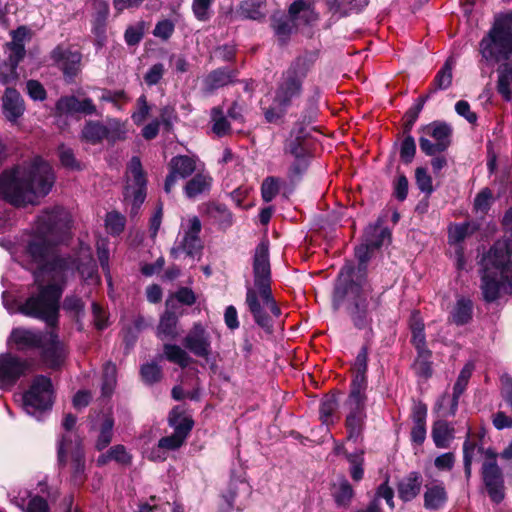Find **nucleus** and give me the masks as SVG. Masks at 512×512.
Here are the masks:
<instances>
[{"instance_id":"6","label":"nucleus","mask_w":512,"mask_h":512,"mask_svg":"<svg viewBox=\"0 0 512 512\" xmlns=\"http://www.w3.org/2000/svg\"><path fill=\"white\" fill-rule=\"evenodd\" d=\"M309 68V61L305 57H299L282 74L274 91L272 105L264 111L267 122L280 120L299 99Z\"/></svg>"},{"instance_id":"15","label":"nucleus","mask_w":512,"mask_h":512,"mask_svg":"<svg viewBox=\"0 0 512 512\" xmlns=\"http://www.w3.org/2000/svg\"><path fill=\"white\" fill-rule=\"evenodd\" d=\"M307 135L308 133L302 127L298 130L294 129L285 145V152L294 157V162L289 169V177L291 179L300 176L309 165Z\"/></svg>"},{"instance_id":"22","label":"nucleus","mask_w":512,"mask_h":512,"mask_svg":"<svg viewBox=\"0 0 512 512\" xmlns=\"http://www.w3.org/2000/svg\"><path fill=\"white\" fill-rule=\"evenodd\" d=\"M52 59L60 66L64 74L72 77L78 70V65L81 61V55L78 52H73L62 47H56L52 51Z\"/></svg>"},{"instance_id":"50","label":"nucleus","mask_w":512,"mask_h":512,"mask_svg":"<svg viewBox=\"0 0 512 512\" xmlns=\"http://www.w3.org/2000/svg\"><path fill=\"white\" fill-rule=\"evenodd\" d=\"M211 120L213 122L212 130L216 135L223 136L229 131L230 125L220 108L212 109Z\"/></svg>"},{"instance_id":"48","label":"nucleus","mask_w":512,"mask_h":512,"mask_svg":"<svg viewBox=\"0 0 512 512\" xmlns=\"http://www.w3.org/2000/svg\"><path fill=\"white\" fill-rule=\"evenodd\" d=\"M62 307L67 313L80 317L84 315L85 302L76 294H69L65 297Z\"/></svg>"},{"instance_id":"63","label":"nucleus","mask_w":512,"mask_h":512,"mask_svg":"<svg viewBox=\"0 0 512 512\" xmlns=\"http://www.w3.org/2000/svg\"><path fill=\"white\" fill-rule=\"evenodd\" d=\"M28 95L35 101H43L46 98L44 87L36 80H29L26 84Z\"/></svg>"},{"instance_id":"61","label":"nucleus","mask_w":512,"mask_h":512,"mask_svg":"<svg viewBox=\"0 0 512 512\" xmlns=\"http://www.w3.org/2000/svg\"><path fill=\"white\" fill-rule=\"evenodd\" d=\"M165 72L162 63L152 65L144 75V81L148 86H153L159 83Z\"/></svg>"},{"instance_id":"20","label":"nucleus","mask_w":512,"mask_h":512,"mask_svg":"<svg viewBox=\"0 0 512 512\" xmlns=\"http://www.w3.org/2000/svg\"><path fill=\"white\" fill-rule=\"evenodd\" d=\"M25 112V104L20 93L13 88H6L2 96V113L7 121L16 123Z\"/></svg>"},{"instance_id":"7","label":"nucleus","mask_w":512,"mask_h":512,"mask_svg":"<svg viewBox=\"0 0 512 512\" xmlns=\"http://www.w3.org/2000/svg\"><path fill=\"white\" fill-rule=\"evenodd\" d=\"M8 344L14 345L19 351L39 349L44 362L51 368L60 367L66 358L65 346L53 330L40 332L15 328L9 336Z\"/></svg>"},{"instance_id":"17","label":"nucleus","mask_w":512,"mask_h":512,"mask_svg":"<svg viewBox=\"0 0 512 512\" xmlns=\"http://www.w3.org/2000/svg\"><path fill=\"white\" fill-rule=\"evenodd\" d=\"M184 347L192 354L208 358L211 353V337L201 323H195L183 339Z\"/></svg>"},{"instance_id":"33","label":"nucleus","mask_w":512,"mask_h":512,"mask_svg":"<svg viewBox=\"0 0 512 512\" xmlns=\"http://www.w3.org/2000/svg\"><path fill=\"white\" fill-rule=\"evenodd\" d=\"M30 494L27 491L21 492L18 496L15 497V504L24 512H49L48 504L46 500L41 497L35 496L29 499L27 502V498Z\"/></svg>"},{"instance_id":"32","label":"nucleus","mask_w":512,"mask_h":512,"mask_svg":"<svg viewBox=\"0 0 512 512\" xmlns=\"http://www.w3.org/2000/svg\"><path fill=\"white\" fill-rule=\"evenodd\" d=\"M211 186V178L205 174H196L192 177L184 187V193L187 198L194 199L197 196L209 191Z\"/></svg>"},{"instance_id":"11","label":"nucleus","mask_w":512,"mask_h":512,"mask_svg":"<svg viewBox=\"0 0 512 512\" xmlns=\"http://www.w3.org/2000/svg\"><path fill=\"white\" fill-rule=\"evenodd\" d=\"M12 41L6 44L8 61L0 64V83L12 84L17 81V66L25 55V41L29 37V30L21 26L11 32Z\"/></svg>"},{"instance_id":"29","label":"nucleus","mask_w":512,"mask_h":512,"mask_svg":"<svg viewBox=\"0 0 512 512\" xmlns=\"http://www.w3.org/2000/svg\"><path fill=\"white\" fill-rule=\"evenodd\" d=\"M497 91L505 101L512 100V63H504L498 68Z\"/></svg>"},{"instance_id":"56","label":"nucleus","mask_w":512,"mask_h":512,"mask_svg":"<svg viewBox=\"0 0 512 512\" xmlns=\"http://www.w3.org/2000/svg\"><path fill=\"white\" fill-rule=\"evenodd\" d=\"M353 496V489L347 480H342L334 491L335 501L338 505H346Z\"/></svg>"},{"instance_id":"24","label":"nucleus","mask_w":512,"mask_h":512,"mask_svg":"<svg viewBox=\"0 0 512 512\" xmlns=\"http://www.w3.org/2000/svg\"><path fill=\"white\" fill-rule=\"evenodd\" d=\"M421 486V475L417 472H411L398 483L399 498L404 502L413 500L420 493Z\"/></svg>"},{"instance_id":"31","label":"nucleus","mask_w":512,"mask_h":512,"mask_svg":"<svg viewBox=\"0 0 512 512\" xmlns=\"http://www.w3.org/2000/svg\"><path fill=\"white\" fill-rule=\"evenodd\" d=\"M423 131L435 140L440 149L446 150L449 147L451 129L447 124L434 122L426 126Z\"/></svg>"},{"instance_id":"23","label":"nucleus","mask_w":512,"mask_h":512,"mask_svg":"<svg viewBox=\"0 0 512 512\" xmlns=\"http://www.w3.org/2000/svg\"><path fill=\"white\" fill-rule=\"evenodd\" d=\"M174 299L166 301V311L160 318L157 327V335L160 339H175L178 336L177 323L178 316L170 308L173 306Z\"/></svg>"},{"instance_id":"52","label":"nucleus","mask_w":512,"mask_h":512,"mask_svg":"<svg viewBox=\"0 0 512 512\" xmlns=\"http://www.w3.org/2000/svg\"><path fill=\"white\" fill-rule=\"evenodd\" d=\"M280 191V180L276 177H267L261 186V195L265 202H271Z\"/></svg>"},{"instance_id":"10","label":"nucleus","mask_w":512,"mask_h":512,"mask_svg":"<svg viewBox=\"0 0 512 512\" xmlns=\"http://www.w3.org/2000/svg\"><path fill=\"white\" fill-rule=\"evenodd\" d=\"M58 464L61 468L68 466L71 481L80 485L86 478L85 454L80 439L73 440L71 435L62 436L57 443Z\"/></svg>"},{"instance_id":"1","label":"nucleus","mask_w":512,"mask_h":512,"mask_svg":"<svg viewBox=\"0 0 512 512\" xmlns=\"http://www.w3.org/2000/svg\"><path fill=\"white\" fill-rule=\"evenodd\" d=\"M71 214L63 207L44 210L37 218L33 233L25 246V254L37 268L33 273L34 284L25 302L19 303L8 292L2 293V302L10 314L41 319L49 327L58 322L59 301L67 281L77 270L84 282L98 284L100 277L91 254L81 260L62 256L56 246L70 236Z\"/></svg>"},{"instance_id":"26","label":"nucleus","mask_w":512,"mask_h":512,"mask_svg":"<svg viewBox=\"0 0 512 512\" xmlns=\"http://www.w3.org/2000/svg\"><path fill=\"white\" fill-rule=\"evenodd\" d=\"M473 315V303L469 298L459 297L453 306L449 319L452 323L462 326L467 324Z\"/></svg>"},{"instance_id":"59","label":"nucleus","mask_w":512,"mask_h":512,"mask_svg":"<svg viewBox=\"0 0 512 512\" xmlns=\"http://www.w3.org/2000/svg\"><path fill=\"white\" fill-rule=\"evenodd\" d=\"M141 376L144 382L152 384L160 379L161 368L156 363H146L141 367Z\"/></svg>"},{"instance_id":"41","label":"nucleus","mask_w":512,"mask_h":512,"mask_svg":"<svg viewBox=\"0 0 512 512\" xmlns=\"http://www.w3.org/2000/svg\"><path fill=\"white\" fill-rule=\"evenodd\" d=\"M116 366L107 362L103 367L101 391L104 397H110L116 386Z\"/></svg>"},{"instance_id":"5","label":"nucleus","mask_w":512,"mask_h":512,"mask_svg":"<svg viewBox=\"0 0 512 512\" xmlns=\"http://www.w3.org/2000/svg\"><path fill=\"white\" fill-rule=\"evenodd\" d=\"M481 290L486 302L512 293V243L496 242L483 258Z\"/></svg>"},{"instance_id":"30","label":"nucleus","mask_w":512,"mask_h":512,"mask_svg":"<svg viewBox=\"0 0 512 512\" xmlns=\"http://www.w3.org/2000/svg\"><path fill=\"white\" fill-rule=\"evenodd\" d=\"M264 6L265 3L262 1L245 0L239 4L236 10V14L242 19H251L259 21L264 19L266 16Z\"/></svg>"},{"instance_id":"40","label":"nucleus","mask_w":512,"mask_h":512,"mask_svg":"<svg viewBox=\"0 0 512 512\" xmlns=\"http://www.w3.org/2000/svg\"><path fill=\"white\" fill-rule=\"evenodd\" d=\"M114 420L110 415H106L101 423L100 432L96 440L95 447L101 451L105 449L112 441Z\"/></svg>"},{"instance_id":"35","label":"nucleus","mask_w":512,"mask_h":512,"mask_svg":"<svg viewBox=\"0 0 512 512\" xmlns=\"http://www.w3.org/2000/svg\"><path fill=\"white\" fill-rule=\"evenodd\" d=\"M106 132L104 123L88 121L82 130V137L91 144H97L103 139H106Z\"/></svg>"},{"instance_id":"51","label":"nucleus","mask_w":512,"mask_h":512,"mask_svg":"<svg viewBox=\"0 0 512 512\" xmlns=\"http://www.w3.org/2000/svg\"><path fill=\"white\" fill-rule=\"evenodd\" d=\"M416 184L419 190L426 195H431L434 191L432 177L426 168L418 167L415 170Z\"/></svg>"},{"instance_id":"47","label":"nucleus","mask_w":512,"mask_h":512,"mask_svg":"<svg viewBox=\"0 0 512 512\" xmlns=\"http://www.w3.org/2000/svg\"><path fill=\"white\" fill-rule=\"evenodd\" d=\"M210 216L222 227L227 228L232 225V213L222 204H215L209 209Z\"/></svg>"},{"instance_id":"3","label":"nucleus","mask_w":512,"mask_h":512,"mask_svg":"<svg viewBox=\"0 0 512 512\" xmlns=\"http://www.w3.org/2000/svg\"><path fill=\"white\" fill-rule=\"evenodd\" d=\"M367 241L355 248V256L358 260V267L345 265L338 276L334 290V304L341 305L344 301L348 303V310L354 325L365 328L371 322L370 312L374 310L379 302L372 294V287L367 280V263L371 258L373 250Z\"/></svg>"},{"instance_id":"21","label":"nucleus","mask_w":512,"mask_h":512,"mask_svg":"<svg viewBox=\"0 0 512 512\" xmlns=\"http://www.w3.org/2000/svg\"><path fill=\"white\" fill-rule=\"evenodd\" d=\"M56 111L59 114L84 113L92 115L96 112V107L90 98L79 100L75 96L61 97L56 103Z\"/></svg>"},{"instance_id":"43","label":"nucleus","mask_w":512,"mask_h":512,"mask_svg":"<svg viewBox=\"0 0 512 512\" xmlns=\"http://www.w3.org/2000/svg\"><path fill=\"white\" fill-rule=\"evenodd\" d=\"M169 423L171 426L174 427V433L181 437L183 441H185L193 427V422L191 419L186 417L180 419L178 416H176L175 410H173L170 414Z\"/></svg>"},{"instance_id":"45","label":"nucleus","mask_w":512,"mask_h":512,"mask_svg":"<svg viewBox=\"0 0 512 512\" xmlns=\"http://www.w3.org/2000/svg\"><path fill=\"white\" fill-rule=\"evenodd\" d=\"M272 27L274 29L275 35L282 43H284L291 34L293 24L292 21L286 16H281L279 18L273 16Z\"/></svg>"},{"instance_id":"46","label":"nucleus","mask_w":512,"mask_h":512,"mask_svg":"<svg viewBox=\"0 0 512 512\" xmlns=\"http://www.w3.org/2000/svg\"><path fill=\"white\" fill-rule=\"evenodd\" d=\"M126 224L125 217L119 212L112 211L107 213L105 218V227L111 235H119L123 232Z\"/></svg>"},{"instance_id":"36","label":"nucleus","mask_w":512,"mask_h":512,"mask_svg":"<svg viewBox=\"0 0 512 512\" xmlns=\"http://www.w3.org/2000/svg\"><path fill=\"white\" fill-rule=\"evenodd\" d=\"M390 239V231L381 227L379 224L369 225L365 230V241L371 244L373 248L381 247L385 240Z\"/></svg>"},{"instance_id":"19","label":"nucleus","mask_w":512,"mask_h":512,"mask_svg":"<svg viewBox=\"0 0 512 512\" xmlns=\"http://www.w3.org/2000/svg\"><path fill=\"white\" fill-rule=\"evenodd\" d=\"M195 162L188 156H176L170 161V172L166 177L164 190L169 194L178 179L187 178L195 171Z\"/></svg>"},{"instance_id":"53","label":"nucleus","mask_w":512,"mask_h":512,"mask_svg":"<svg viewBox=\"0 0 512 512\" xmlns=\"http://www.w3.org/2000/svg\"><path fill=\"white\" fill-rule=\"evenodd\" d=\"M337 409V401L334 397H327L322 400L319 414L322 422L326 425L333 423V415Z\"/></svg>"},{"instance_id":"62","label":"nucleus","mask_w":512,"mask_h":512,"mask_svg":"<svg viewBox=\"0 0 512 512\" xmlns=\"http://www.w3.org/2000/svg\"><path fill=\"white\" fill-rule=\"evenodd\" d=\"M109 450L112 460L116 461L117 463L122 465H128L131 463L132 457L123 445H115Z\"/></svg>"},{"instance_id":"44","label":"nucleus","mask_w":512,"mask_h":512,"mask_svg":"<svg viewBox=\"0 0 512 512\" xmlns=\"http://www.w3.org/2000/svg\"><path fill=\"white\" fill-rule=\"evenodd\" d=\"M347 460L350 464V475L354 481H360L364 475V457L363 451L358 450L354 453L347 454Z\"/></svg>"},{"instance_id":"39","label":"nucleus","mask_w":512,"mask_h":512,"mask_svg":"<svg viewBox=\"0 0 512 512\" xmlns=\"http://www.w3.org/2000/svg\"><path fill=\"white\" fill-rule=\"evenodd\" d=\"M477 229L478 226L473 222L454 224L449 227V242L452 244L461 243L467 236Z\"/></svg>"},{"instance_id":"57","label":"nucleus","mask_w":512,"mask_h":512,"mask_svg":"<svg viewBox=\"0 0 512 512\" xmlns=\"http://www.w3.org/2000/svg\"><path fill=\"white\" fill-rule=\"evenodd\" d=\"M467 385H468V382L462 381L457 378V380L453 386L452 398L449 399L450 408H449L448 412L446 413L447 415H455L456 414L457 409H458L459 398L465 391Z\"/></svg>"},{"instance_id":"28","label":"nucleus","mask_w":512,"mask_h":512,"mask_svg":"<svg viewBox=\"0 0 512 512\" xmlns=\"http://www.w3.org/2000/svg\"><path fill=\"white\" fill-rule=\"evenodd\" d=\"M367 363H368V349L363 346L359 351L353 366V370L355 373V377L352 382L351 390L359 389L360 391L365 392V384L366 378L365 374L367 372Z\"/></svg>"},{"instance_id":"55","label":"nucleus","mask_w":512,"mask_h":512,"mask_svg":"<svg viewBox=\"0 0 512 512\" xmlns=\"http://www.w3.org/2000/svg\"><path fill=\"white\" fill-rule=\"evenodd\" d=\"M416 152L415 140L411 135H406L401 142L400 157L405 163H410Z\"/></svg>"},{"instance_id":"54","label":"nucleus","mask_w":512,"mask_h":512,"mask_svg":"<svg viewBox=\"0 0 512 512\" xmlns=\"http://www.w3.org/2000/svg\"><path fill=\"white\" fill-rule=\"evenodd\" d=\"M214 0H193L192 11L199 21H208L211 18V5Z\"/></svg>"},{"instance_id":"16","label":"nucleus","mask_w":512,"mask_h":512,"mask_svg":"<svg viewBox=\"0 0 512 512\" xmlns=\"http://www.w3.org/2000/svg\"><path fill=\"white\" fill-rule=\"evenodd\" d=\"M28 370L27 360L11 353L0 354V389H11L20 377L27 374Z\"/></svg>"},{"instance_id":"58","label":"nucleus","mask_w":512,"mask_h":512,"mask_svg":"<svg viewBox=\"0 0 512 512\" xmlns=\"http://www.w3.org/2000/svg\"><path fill=\"white\" fill-rule=\"evenodd\" d=\"M492 192L485 188L479 192L474 200V209L476 212L486 213L491 205Z\"/></svg>"},{"instance_id":"9","label":"nucleus","mask_w":512,"mask_h":512,"mask_svg":"<svg viewBox=\"0 0 512 512\" xmlns=\"http://www.w3.org/2000/svg\"><path fill=\"white\" fill-rule=\"evenodd\" d=\"M54 401L52 381L44 375L35 376L28 389L22 394V408L25 413L41 421L51 411Z\"/></svg>"},{"instance_id":"18","label":"nucleus","mask_w":512,"mask_h":512,"mask_svg":"<svg viewBox=\"0 0 512 512\" xmlns=\"http://www.w3.org/2000/svg\"><path fill=\"white\" fill-rule=\"evenodd\" d=\"M482 478L491 500L500 503L504 499V480L501 469L495 461L483 464Z\"/></svg>"},{"instance_id":"2","label":"nucleus","mask_w":512,"mask_h":512,"mask_svg":"<svg viewBox=\"0 0 512 512\" xmlns=\"http://www.w3.org/2000/svg\"><path fill=\"white\" fill-rule=\"evenodd\" d=\"M54 182L52 167L39 156L5 169L0 174V232L13 224V210L5 202L15 207L38 204L50 193Z\"/></svg>"},{"instance_id":"14","label":"nucleus","mask_w":512,"mask_h":512,"mask_svg":"<svg viewBox=\"0 0 512 512\" xmlns=\"http://www.w3.org/2000/svg\"><path fill=\"white\" fill-rule=\"evenodd\" d=\"M365 402V392L360 391L358 388L350 391L346 400V406L348 409L346 416V429L348 433L347 439L349 441L358 442L362 439L366 420Z\"/></svg>"},{"instance_id":"25","label":"nucleus","mask_w":512,"mask_h":512,"mask_svg":"<svg viewBox=\"0 0 512 512\" xmlns=\"http://www.w3.org/2000/svg\"><path fill=\"white\" fill-rule=\"evenodd\" d=\"M454 427L445 420H438L433 424L431 436L437 448L445 449L454 439Z\"/></svg>"},{"instance_id":"12","label":"nucleus","mask_w":512,"mask_h":512,"mask_svg":"<svg viewBox=\"0 0 512 512\" xmlns=\"http://www.w3.org/2000/svg\"><path fill=\"white\" fill-rule=\"evenodd\" d=\"M146 177L139 157L131 158L126 171L124 200L131 204V215H137L146 198Z\"/></svg>"},{"instance_id":"42","label":"nucleus","mask_w":512,"mask_h":512,"mask_svg":"<svg viewBox=\"0 0 512 512\" xmlns=\"http://www.w3.org/2000/svg\"><path fill=\"white\" fill-rule=\"evenodd\" d=\"M94 5L98 11L94 20L93 31L97 36L100 37L105 33V25L109 13V5L105 0H94Z\"/></svg>"},{"instance_id":"4","label":"nucleus","mask_w":512,"mask_h":512,"mask_svg":"<svg viewBox=\"0 0 512 512\" xmlns=\"http://www.w3.org/2000/svg\"><path fill=\"white\" fill-rule=\"evenodd\" d=\"M245 303L254 321L262 328L270 327L267 310L278 317L281 313L271 290V269L269 244L262 240L255 248L253 256V285H246Z\"/></svg>"},{"instance_id":"60","label":"nucleus","mask_w":512,"mask_h":512,"mask_svg":"<svg viewBox=\"0 0 512 512\" xmlns=\"http://www.w3.org/2000/svg\"><path fill=\"white\" fill-rule=\"evenodd\" d=\"M175 29L174 23L169 19L159 21L153 30V35L162 40H168Z\"/></svg>"},{"instance_id":"64","label":"nucleus","mask_w":512,"mask_h":512,"mask_svg":"<svg viewBox=\"0 0 512 512\" xmlns=\"http://www.w3.org/2000/svg\"><path fill=\"white\" fill-rule=\"evenodd\" d=\"M501 396L503 400L512 409V377L509 375L501 376Z\"/></svg>"},{"instance_id":"13","label":"nucleus","mask_w":512,"mask_h":512,"mask_svg":"<svg viewBox=\"0 0 512 512\" xmlns=\"http://www.w3.org/2000/svg\"><path fill=\"white\" fill-rule=\"evenodd\" d=\"M201 228V222L196 216L182 221L181 230L171 249V255L174 259H178L182 255L194 257L200 253L203 248L199 236Z\"/></svg>"},{"instance_id":"34","label":"nucleus","mask_w":512,"mask_h":512,"mask_svg":"<svg viewBox=\"0 0 512 512\" xmlns=\"http://www.w3.org/2000/svg\"><path fill=\"white\" fill-rule=\"evenodd\" d=\"M234 78L235 74L233 71L226 68H220L211 72L207 76L205 83L207 89L212 91L220 87L226 86L229 83H232L234 81Z\"/></svg>"},{"instance_id":"8","label":"nucleus","mask_w":512,"mask_h":512,"mask_svg":"<svg viewBox=\"0 0 512 512\" xmlns=\"http://www.w3.org/2000/svg\"><path fill=\"white\" fill-rule=\"evenodd\" d=\"M487 62H500L512 57V12L497 17L488 34L479 44Z\"/></svg>"},{"instance_id":"38","label":"nucleus","mask_w":512,"mask_h":512,"mask_svg":"<svg viewBox=\"0 0 512 512\" xmlns=\"http://www.w3.org/2000/svg\"><path fill=\"white\" fill-rule=\"evenodd\" d=\"M164 355L167 360L179 365L182 368L187 367L192 361V358L184 349L174 344L164 345Z\"/></svg>"},{"instance_id":"27","label":"nucleus","mask_w":512,"mask_h":512,"mask_svg":"<svg viewBox=\"0 0 512 512\" xmlns=\"http://www.w3.org/2000/svg\"><path fill=\"white\" fill-rule=\"evenodd\" d=\"M446 501L447 492L442 483L426 487L424 492V506L426 509L438 510L445 505Z\"/></svg>"},{"instance_id":"37","label":"nucleus","mask_w":512,"mask_h":512,"mask_svg":"<svg viewBox=\"0 0 512 512\" xmlns=\"http://www.w3.org/2000/svg\"><path fill=\"white\" fill-rule=\"evenodd\" d=\"M452 69V61L448 59L443 65V67L436 74L433 82V88L430 90L428 95L436 92L437 90H446L447 88L450 87L453 78Z\"/></svg>"},{"instance_id":"49","label":"nucleus","mask_w":512,"mask_h":512,"mask_svg":"<svg viewBox=\"0 0 512 512\" xmlns=\"http://www.w3.org/2000/svg\"><path fill=\"white\" fill-rule=\"evenodd\" d=\"M106 139L112 142L124 138L126 133L124 124L115 118H108L104 124Z\"/></svg>"}]
</instances>
